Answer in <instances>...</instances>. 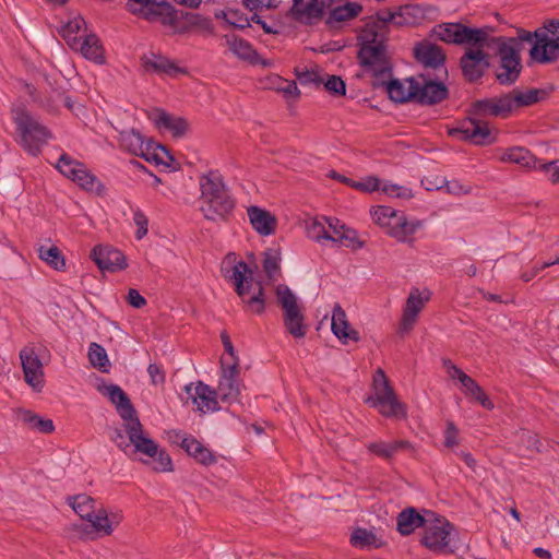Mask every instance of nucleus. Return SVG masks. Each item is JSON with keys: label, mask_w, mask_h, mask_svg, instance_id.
Here are the masks:
<instances>
[{"label": "nucleus", "mask_w": 559, "mask_h": 559, "mask_svg": "<svg viewBox=\"0 0 559 559\" xmlns=\"http://www.w3.org/2000/svg\"><path fill=\"white\" fill-rule=\"evenodd\" d=\"M200 211L211 222H228L233 216L236 200L218 171H209L199 178Z\"/></svg>", "instance_id": "f257e3e1"}, {"label": "nucleus", "mask_w": 559, "mask_h": 559, "mask_svg": "<svg viewBox=\"0 0 559 559\" xmlns=\"http://www.w3.org/2000/svg\"><path fill=\"white\" fill-rule=\"evenodd\" d=\"M358 59L360 66L371 72L376 80L390 78L392 64L388 51L384 32L377 31L376 25H366L360 36Z\"/></svg>", "instance_id": "f03ea898"}, {"label": "nucleus", "mask_w": 559, "mask_h": 559, "mask_svg": "<svg viewBox=\"0 0 559 559\" xmlns=\"http://www.w3.org/2000/svg\"><path fill=\"white\" fill-rule=\"evenodd\" d=\"M495 99H478L471 105L469 117L462 120L457 127L449 130V135L472 143L474 145L485 146L496 141L495 134L488 127V123L480 120L481 116H493Z\"/></svg>", "instance_id": "7ed1b4c3"}, {"label": "nucleus", "mask_w": 559, "mask_h": 559, "mask_svg": "<svg viewBox=\"0 0 559 559\" xmlns=\"http://www.w3.org/2000/svg\"><path fill=\"white\" fill-rule=\"evenodd\" d=\"M103 394L116 406L120 417L124 420L123 427L133 442L134 450L151 454L155 450L151 438L143 433V426L127 393L117 384L104 388Z\"/></svg>", "instance_id": "20e7f679"}, {"label": "nucleus", "mask_w": 559, "mask_h": 559, "mask_svg": "<svg viewBox=\"0 0 559 559\" xmlns=\"http://www.w3.org/2000/svg\"><path fill=\"white\" fill-rule=\"evenodd\" d=\"M489 43L491 44L489 48L496 47L499 56V67L495 73L496 80L501 85L514 84L523 69L520 52L523 49V44L527 43L520 39V28L514 37L490 36Z\"/></svg>", "instance_id": "39448f33"}, {"label": "nucleus", "mask_w": 559, "mask_h": 559, "mask_svg": "<svg viewBox=\"0 0 559 559\" xmlns=\"http://www.w3.org/2000/svg\"><path fill=\"white\" fill-rule=\"evenodd\" d=\"M520 39L532 45L530 58L533 61L542 64L559 61V19L545 21L534 32L520 28Z\"/></svg>", "instance_id": "423d86ee"}, {"label": "nucleus", "mask_w": 559, "mask_h": 559, "mask_svg": "<svg viewBox=\"0 0 559 559\" xmlns=\"http://www.w3.org/2000/svg\"><path fill=\"white\" fill-rule=\"evenodd\" d=\"M235 285V292L247 305V308L261 314L265 310V294L261 282H253L251 270L245 261H239L234 265L230 275Z\"/></svg>", "instance_id": "0eeeda50"}, {"label": "nucleus", "mask_w": 559, "mask_h": 559, "mask_svg": "<svg viewBox=\"0 0 559 559\" xmlns=\"http://www.w3.org/2000/svg\"><path fill=\"white\" fill-rule=\"evenodd\" d=\"M13 120L21 138L22 147L28 154L37 156L47 140L51 138V132L22 106L13 109Z\"/></svg>", "instance_id": "6e6552de"}, {"label": "nucleus", "mask_w": 559, "mask_h": 559, "mask_svg": "<svg viewBox=\"0 0 559 559\" xmlns=\"http://www.w3.org/2000/svg\"><path fill=\"white\" fill-rule=\"evenodd\" d=\"M372 389L374 396H369L366 403L379 409L380 414L388 418H406V406L397 400L384 371L379 368L373 374Z\"/></svg>", "instance_id": "1a4fd4ad"}, {"label": "nucleus", "mask_w": 559, "mask_h": 559, "mask_svg": "<svg viewBox=\"0 0 559 559\" xmlns=\"http://www.w3.org/2000/svg\"><path fill=\"white\" fill-rule=\"evenodd\" d=\"M493 29L485 26L473 28L461 23H442L432 29L437 39L447 44L469 45L471 47H490V33Z\"/></svg>", "instance_id": "9d476101"}, {"label": "nucleus", "mask_w": 559, "mask_h": 559, "mask_svg": "<svg viewBox=\"0 0 559 559\" xmlns=\"http://www.w3.org/2000/svg\"><path fill=\"white\" fill-rule=\"evenodd\" d=\"M420 543L427 549L436 554H452L454 549L450 547L454 525L444 516L437 515L435 512L428 513L427 525L424 526Z\"/></svg>", "instance_id": "9b49d317"}, {"label": "nucleus", "mask_w": 559, "mask_h": 559, "mask_svg": "<svg viewBox=\"0 0 559 559\" xmlns=\"http://www.w3.org/2000/svg\"><path fill=\"white\" fill-rule=\"evenodd\" d=\"M276 295L284 311L283 322L286 331L295 338H304L308 332V325L305 323V314L297 302V297L286 285H278Z\"/></svg>", "instance_id": "f8f14e48"}, {"label": "nucleus", "mask_w": 559, "mask_h": 559, "mask_svg": "<svg viewBox=\"0 0 559 559\" xmlns=\"http://www.w3.org/2000/svg\"><path fill=\"white\" fill-rule=\"evenodd\" d=\"M128 9L134 14L142 15L148 22H159L164 26L171 27L178 24L177 12L167 1L129 0Z\"/></svg>", "instance_id": "ddd939ff"}, {"label": "nucleus", "mask_w": 559, "mask_h": 559, "mask_svg": "<svg viewBox=\"0 0 559 559\" xmlns=\"http://www.w3.org/2000/svg\"><path fill=\"white\" fill-rule=\"evenodd\" d=\"M221 364L222 374L216 392L222 402L233 404L239 401L240 395L239 360L236 359L228 366L223 360H221Z\"/></svg>", "instance_id": "4468645a"}, {"label": "nucleus", "mask_w": 559, "mask_h": 559, "mask_svg": "<svg viewBox=\"0 0 559 559\" xmlns=\"http://www.w3.org/2000/svg\"><path fill=\"white\" fill-rule=\"evenodd\" d=\"M183 392L186 393V403L191 401L193 404H197L198 411L202 414L219 409L217 401L219 397L216 390L202 381H199L195 385H193V383L186 384ZM181 400H185L182 395Z\"/></svg>", "instance_id": "2eb2a0df"}, {"label": "nucleus", "mask_w": 559, "mask_h": 559, "mask_svg": "<svg viewBox=\"0 0 559 559\" xmlns=\"http://www.w3.org/2000/svg\"><path fill=\"white\" fill-rule=\"evenodd\" d=\"M474 48L467 49L460 60L462 73L468 82H476L481 79L489 67L488 53L484 51L485 47Z\"/></svg>", "instance_id": "dca6fc26"}, {"label": "nucleus", "mask_w": 559, "mask_h": 559, "mask_svg": "<svg viewBox=\"0 0 559 559\" xmlns=\"http://www.w3.org/2000/svg\"><path fill=\"white\" fill-rule=\"evenodd\" d=\"M173 441L183 449L199 464L210 466L217 462L216 455L193 436L182 431H174Z\"/></svg>", "instance_id": "f3484780"}, {"label": "nucleus", "mask_w": 559, "mask_h": 559, "mask_svg": "<svg viewBox=\"0 0 559 559\" xmlns=\"http://www.w3.org/2000/svg\"><path fill=\"white\" fill-rule=\"evenodd\" d=\"M91 259L103 272H116L127 267L123 253L109 246H96L91 252Z\"/></svg>", "instance_id": "a211bd4d"}, {"label": "nucleus", "mask_w": 559, "mask_h": 559, "mask_svg": "<svg viewBox=\"0 0 559 559\" xmlns=\"http://www.w3.org/2000/svg\"><path fill=\"white\" fill-rule=\"evenodd\" d=\"M423 82L416 80L415 91L417 92V103L420 105H436L447 99L449 90L442 82H436L430 78L420 75Z\"/></svg>", "instance_id": "6ab92c4d"}, {"label": "nucleus", "mask_w": 559, "mask_h": 559, "mask_svg": "<svg viewBox=\"0 0 559 559\" xmlns=\"http://www.w3.org/2000/svg\"><path fill=\"white\" fill-rule=\"evenodd\" d=\"M414 57L425 68L442 71L447 75L445 53L438 45L419 43L414 48Z\"/></svg>", "instance_id": "aec40b11"}, {"label": "nucleus", "mask_w": 559, "mask_h": 559, "mask_svg": "<svg viewBox=\"0 0 559 559\" xmlns=\"http://www.w3.org/2000/svg\"><path fill=\"white\" fill-rule=\"evenodd\" d=\"M25 382L39 392L44 385L43 365L33 349H22L20 353Z\"/></svg>", "instance_id": "412c9836"}, {"label": "nucleus", "mask_w": 559, "mask_h": 559, "mask_svg": "<svg viewBox=\"0 0 559 559\" xmlns=\"http://www.w3.org/2000/svg\"><path fill=\"white\" fill-rule=\"evenodd\" d=\"M408 83V86H405L400 80L397 79H391L390 81L385 82L384 80H376L373 82V86H380L384 85L386 88V92L389 94V97L394 103L403 104L407 102H416L417 103V92L415 91L416 87V79L409 78L406 80Z\"/></svg>", "instance_id": "4be33fe9"}, {"label": "nucleus", "mask_w": 559, "mask_h": 559, "mask_svg": "<svg viewBox=\"0 0 559 559\" xmlns=\"http://www.w3.org/2000/svg\"><path fill=\"white\" fill-rule=\"evenodd\" d=\"M432 511L424 510L420 514L414 507H408L401 511L396 518V530L403 536H408L415 532L416 528H424L427 525L428 513Z\"/></svg>", "instance_id": "5701e85b"}, {"label": "nucleus", "mask_w": 559, "mask_h": 559, "mask_svg": "<svg viewBox=\"0 0 559 559\" xmlns=\"http://www.w3.org/2000/svg\"><path fill=\"white\" fill-rule=\"evenodd\" d=\"M247 214L252 228L259 235L270 236L275 234L277 219L271 212L257 205H251L248 207Z\"/></svg>", "instance_id": "b1692460"}, {"label": "nucleus", "mask_w": 559, "mask_h": 559, "mask_svg": "<svg viewBox=\"0 0 559 559\" xmlns=\"http://www.w3.org/2000/svg\"><path fill=\"white\" fill-rule=\"evenodd\" d=\"M68 503L74 512L88 524L85 525L84 532L88 533L87 528L94 532V522L98 518V510L96 509V501L87 495H76L68 498Z\"/></svg>", "instance_id": "393cba45"}, {"label": "nucleus", "mask_w": 559, "mask_h": 559, "mask_svg": "<svg viewBox=\"0 0 559 559\" xmlns=\"http://www.w3.org/2000/svg\"><path fill=\"white\" fill-rule=\"evenodd\" d=\"M428 300L429 294H427L426 296H421L417 288L412 289L403 310V317L401 321V330L403 332H408L409 330L413 329V325L417 320L418 313L423 309L425 302Z\"/></svg>", "instance_id": "a878e982"}, {"label": "nucleus", "mask_w": 559, "mask_h": 559, "mask_svg": "<svg viewBox=\"0 0 559 559\" xmlns=\"http://www.w3.org/2000/svg\"><path fill=\"white\" fill-rule=\"evenodd\" d=\"M369 452L386 461L392 460L396 454L406 452L415 453V447L407 440H393L391 442L377 441L367 445Z\"/></svg>", "instance_id": "bb28decb"}, {"label": "nucleus", "mask_w": 559, "mask_h": 559, "mask_svg": "<svg viewBox=\"0 0 559 559\" xmlns=\"http://www.w3.org/2000/svg\"><path fill=\"white\" fill-rule=\"evenodd\" d=\"M325 5L326 0H293L290 11L296 20L310 22L323 16Z\"/></svg>", "instance_id": "cd10ccee"}, {"label": "nucleus", "mask_w": 559, "mask_h": 559, "mask_svg": "<svg viewBox=\"0 0 559 559\" xmlns=\"http://www.w3.org/2000/svg\"><path fill=\"white\" fill-rule=\"evenodd\" d=\"M331 329L333 334L343 343H346L348 340L359 341V333L350 329L346 313L338 304L333 308Z\"/></svg>", "instance_id": "c85d7f7f"}, {"label": "nucleus", "mask_w": 559, "mask_h": 559, "mask_svg": "<svg viewBox=\"0 0 559 559\" xmlns=\"http://www.w3.org/2000/svg\"><path fill=\"white\" fill-rule=\"evenodd\" d=\"M158 129H166L173 133L175 138H181L188 130V121L182 117H174L163 109H157L153 118Z\"/></svg>", "instance_id": "c756f323"}, {"label": "nucleus", "mask_w": 559, "mask_h": 559, "mask_svg": "<svg viewBox=\"0 0 559 559\" xmlns=\"http://www.w3.org/2000/svg\"><path fill=\"white\" fill-rule=\"evenodd\" d=\"M143 146V151L140 152L138 156L144 158L146 162H153L156 165H165L167 167H170V164L175 162L169 151L152 139H147Z\"/></svg>", "instance_id": "7c9ffc66"}, {"label": "nucleus", "mask_w": 559, "mask_h": 559, "mask_svg": "<svg viewBox=\"0 0 559 559\" xmlns=\"http://www.w3.org/2000/svg\"><path fill=\"white\" fill-rule=\"evenodd\" d=\"M143 66L146 71H153L154 73L169 76L186 72L185 69L178 67L174 61L160 55H152L151 57L144 58Z\"/></svg>", "instance_id": "2f4dec72"}, {"label": "nucleus", "mask_w": 559, "mask_h": 559, "mask_svg": "<svg viewBox=\"0 0 559 559\" xmlns=\"http://www.w3.org/2000/svg\"><path fill=\"white\" fill-rule=\"evenodd\" d=\"M16 418L29 429L40 433H51L55 430V425L51 419L43 418L29 409H19Z\"/></svg>", "instance_id": "473e14b6"}, {"label": "nucleus", "mask_w": 559, "mask_h": 559, "mask_svg": "<svg viewBox=\"0 0 559 559\" xmlns=\"http://www.w3.org/2000/svg\"><path fill=\"white\" fill-rule=\"evenodd\" d=\"M82 56L88 60L102 64L104 62V48L97 35L91 33L84 36L83 40L76 45Z\"/></svg>", "instance_id": "72a5a7b5"}, {"label": "nucleus", "mask_w": 559, "mask_h": 559, "mask_svg": "<svg viewBox=\"0 0 559 559\" xmlns=\"http://www.w3.org/2000/svg\"><path fill=\"white\" fill-rule=\"evenodd\" d=\"M500 160L531 168L535 166L536 158L527 148L523 146H513L503 151L500 156Z\"/></svg>", "instance_id": "f704fd0d"}, {"label": "nucleus", "mask_w": 559, "mask_h": 559, "mask_svg": "<svg viewBox=\"0 0 559 559\" xmlns=\"http://www.w3.org/2000/svg\"><path fill=\"white\" fill-rule=\"evenodd\" d=\"M120 144L123 148L133 155H139L143 151V145L147 139L136 129H130L120 132Z\"/></svg>", "instance_id": "c9c22d12"}, {"label": "nucleus", "mask_w": 559, "mask_h": 559, "mask_svg": "<svg viewBox=\"0 0 559 559\" xmlns=\"http://www.w3.org/2000/svg\"><path fill=\"white\" fill-rule=\"evenodd\" d=\"M362 10V7L356 2H347L344 5H338L331 10L326 23L329 25H334L338 22L348 21L358 15V13Z\"/></svg>", "instance_id": "e433bc0d"}, {"label": "nucleus", "mask_w": 559, "mask_h": 559, "mask_svg": "<svg viewBox=\"0 0 559 559\" xmlns=\"http://www.w3.org/2000/svg\"><path fill=\"white\" fill-rule=\"evenodd\" d=\"M122 520L120 513L107 514L106 510L98 509V518L94 522V532L103 536H108Z\"/></svg>", "instance_id": "4c0bfd02"}, {"label": "nucleus", "mask_w": 559, "mask_h": 559, "mask_svg": "<svg viewBox=\"0 0 559 559\" xmlns=\"http://www.w3.org/2000/svg\"><path fill=\"white\" fill-rule=\"evenodd\" d=\"M461 384L464 389L465 394L475 399L484 408H493V403L489 400V397L486 395L484 390L478 385V383L469 376H464Z\"/></svg>", "instance_id": "58836bf2"}, {"label": "nucleus", "mask_w": 559, "mask_h": 559, "mask_svg": "<svg viewBox=\"0 0 559 559\" xmlns=\"http://www.w3.org/2000/svg\"><path fill=\"white\" fill-rule=\"evenodd\" d=\"M516 444L521 455H525V452H540V439L530 430L522 429L516 433Z\"/></svg>", "instance_id": "ea45409f"}, {"label": "nucleus", "mask_w": 559, "mask_h": 559, "mask_svg": "<svg viewBox=\"0 0 559 559\" xmlns=\"http://www.w3.org/2000/svg\"><path fill=\"white\" fill-rule=\"evenodd\" d=\"M85 26V20L81 16H76L61 27L60 35L64 38L71 48H76V45L80 44L81 39L76 35Z\"/></svg>", "instance_id": "a19ab883"}, {"label": "nucleus", "mask_w": 559, "mask_h": 559, "mask_svg": "<svg viewBox=\"0 0 559 559\" xmlns=\"http://www.w3.org/2000/svg\"><path fill=\"white\" fill-rule=\"evenodd\" d=\"M420 222L415 219L408 222L403 214H400L396 222L392 227V235L399 241H406L408 237L414 235L416 230L420 227Z\"/></svg>", "instance_id": "79ce46f5"}, {"label": "nucleus", "mask_w": 559, "mask_h": 559, "mask_svg": "<svg viewBox=\"0 0 559 559\" xmlns=\"http://www.w3.org/2000/svg\"><path fill=\"white\" fill-rule=\"evenodd\" d=\"M151 441L155 445V450L151 454H148L144 451H139V452L142 454H145L152 459V469L153 471H155V472H171L173 471V461H171V457L169 456V454L164 450H159L158 444L153 439H151Z\"/></svg>", "instance_id": "37998d69"}, {"label": "nucleus", "mask_w": 559, "mask_h": 559, "mask_svg": "<svg viewBox=\"0 0 559 559\" xmlns=\"http://www.w3.org/2000/svg\"><path fill=\"white\" fill-rule=\"evenodd\" d=\"M72 181L86 191L99 192L100 188H103V185L97 179V177L92 174L83 163L81 169L78 173V177H74Z\"/></svg>", "instance_id": "c03bdc74"}, {"label": "nucleus", "mask_w": 559, "mask_h": 559, "mask_svg": "<svg viewBox=\"0 0 559 559\" xmlns=\"http://www.w3.org/2000/svg\"><path fill=\"white\" fill-rule=\"evenodd\" d=\"M81 167L82 162L71 157L67 153L61 154L56 164V168L70 180H72L74 177H78V173Z\"/></svg>", "instance_id": "a18cd8bd"}, {"label": "nucleus", "mask_w": 559, "mask_h": 559, "mask_svg": "<svg viewBox=\"0 0 559 559\" xmlns=\"http://www.w3.org/2000/svg\"><path fill=\"white\" fill-rule=\"evenodd\" d=\"M39 258L57 271L66 269V260L57 247H40Z\"/></svg>", "instance_id": "49530a36"}, {"label": "nucleus", "mask_w": 559, "mask_h": 559, "mask_svg": "<svg viewBox=\"0 0 559 559\" xmlns=\"http://www.w3.org/2000/svg\"><path fill=\"white\" fill-rule=\"evenodd\" d=\"M513 96L515 107H526L538 103L546 95L545 91L538 88H530L526 92L514 90Z\"/></svg>", "instance_id": "de8ad7c7"}, {"label": "nucleus", "mask_w": 559, "mask_h": 559, "mask_svg": "<svg viewBox=\"0 0 559 559\" xmlns=\"http://www.w3.org/2000/svg\"><path fill=\"white\" fill-rule=\"evenodd\" d=\"M227 43L229 49L241 59H250L254 51L249 41L235 35L227 36Z\"/></svg>", "instance_id": "09e8293b"}, {"label": "nucleus", "mask_w": 559, "mask_h": 559, "mask_svg": "<svg viewBox=\"0 0 559 559\" xmlns=\"http://www.w3.org/2000/svg\"><path fill=\"white\" fill-rule=\"evenodd\" d=\"M222 17L236 28L243 29L250 26V17L238 9L227 8L222 11Z\"/></svg>", "instance_id": "8fccbe9b"}, {"label": "nucleus", "mask_w": 559, "mask_h": 559, "mask_svg": "<svg viewBox=\"0 0 559 559\" xmlns=\"http://www.w3.org/2000/svg\"><path fill=\"white\" fill-rule=\"evenodd\" d=\"M88 358L94 367H97L103 371H107L106 367L109 364L108 356L105 348L102 345L97 343H91L88 347Z\"/></svg>", "instance_id": "3c124183"}, {"label": "nucleus", "mask_w": 559, "mask_h": 559, "mask_svg": "<svg viewBox=\"0 0 559 559\" xmlns=\"http://www.w3.org/2000/svg\"><path fill=\"white\" fill-rule=\"evenodd\" d=\"M344 183L362 192H373L380 190V179L376 176H368L360 181L344 178Z\"/></svg>", "instance_id": "603ef678"}, {"label": "nucleus", "mask_w": 559, "mask_h": 559, "mask_svg": "<svg viewBox=\"0 0 559 559\" xmlns=\"http://www.w3.org/2000/svg\"><path fill=\"white\" fill-rule=\"evenodd\" d=\"M373 219L380 225H391L393 227L394 222L399 217V213L390 206H377L371 212Z\"/></svg>", "instance_id": "864d4df0"}, {"label": "nucleus", "mask_w": 559, "mask_h": 559, "mask_svg": "<svg viewBox=\"0 0 559 559\" xmlns=\"http://www.w3.org/2000/svg\"><path fill=\"white\" fill-rule=\"evenodd\" d=\"M263 270L269 280L275 281L280 272V257L276 252L269 250L264 253Z\"/></svg>", "instance_id": "5fc2aeb1"}, {"label": "nucleus", "mask_w": 559, "mask_h": 559, "mask_svg": "<svg viewBox=\"0 0 559 559\" xmlns=\"http://www.w3.org/2000/svg\"><path fill=\"white\" fill-rule=\"evenodd\" d=\"M515 107L513 93L506 94L495 99L493 117H507Z\"/></svg>", "instance_id": "6e6d98bb"}, {"label": "nucleus", "mask_w": 559, "mask_h": 559, "mask_svg": "<svg viewBox=\"0 0 559 559\" xmlns=\"http://www.w3.org/2000/svg\"><path fill=\"white\" fill-rule=\"evenodd\" d=\"M376 542V535L366 528H356L350 536V544L354 547H370Z\"/></svg>", "instance_id": "4d7b16f0"}, {"label": "nucleus", "mask_w": 559, "mask_h": 559, "mask_svg": "<svg viewBox=\"0 0 559 559\" xmlns=\"http://www.w3.org/2000/svg\"><path fill=\"white\" fill-rule=\"evenodd\" d=\"M307 236L311 240H314L318 242L323 239L329 240V241L334 240V236L331 235L329 230H326L324 224H322L321 222H318V221H314L310 225H308Z\"/></svg>", "instance_id": "13d9d810"}, {"label": "nucleus", "mask_w": 559, "mask_h": 559, "mask_svg": "<svg viewBox=\"0 0 559 559\" xmlns=\"http://www.w3.org/2000/svg\"><path fill=\"white\" fill-rule=\"evenodd\" d=\"M342 234L338 237H334L332 242L335 243H344L346 247H352L354 249L361 248L364 243L359 241L356 237V231L346 228L345 225H341Z\"/></svg>", "instance_id": "bf43d9fd"}, {"label": "nucleus", "mask_w": 559, "mask_h": 559, "mask_svg": "<svg viewBox=\"0 0 559 559\" xmlns=\"http://www.w3.org/2000/svg\"><path fill=\"white\" fill-rule=\"evenodd\" d=\"M321 84H323L326 91L332 95L343 96L346 93V84L340 76L328 75L326 81L323 80Z\"/></svg>", "instance_id": "052dcab7"}, {"label": "nucleus", "mask_w": 559, "mask_h": 559, "mask_svg": "<svg viewBox=\"0 0 559 559\" xmlns=\"http://www.w3.org/2000/svg\"><path fill=\"white\" fill-rule=\"evenodd\" d=\"M296 75L301 85L313 84L316 86H320L323 82V79L316 70L297 71Z\"/></svg>", "instance_id": "680f3d73"}, {"label": "nucleus", "mask_w": 559, "mask_h": 559, "mask_svg": "<svg viewBox=\"0 0 559 559\" xmlns=\"http://www.w3.org/2000/svg\"><path fill=\"white\" fill-rule=\"evenodd\" d=\"M133 222L138 227L136 239H142L147 234L148 219L139 207L133 211Z\"/></svg>", "instance_id": "e2e57ef3"}, {"label": "nucleus", "mask_w": 559, "mask_h": 559, "mask_svg": "<svg viewBox=\"0 0 559 559\" xmlns=\"http://www.w3.org/2000/svg\"><path fill=\"white\" fill-rule=\"evenodd\" d=\"M380 189L388 195L401 199H409L413 197L411 189L394 183H384Z\"/></svg>", "instance_id": "0e129e2a"}, {"label": "nucleus", "mask_w": 559, "mask_h": 559, "mask_svg": "<svg viewBox=\"0 0 559 559\" xmlns=\"http://www.w3.org/2000/svg\"><path fill=\"white\" fill-rule=\"evenodd\" d=\"M243 7L251 12H258L263 9H273L276 7L274 0H241Z\"/></svg>", "instance_id": "69168bd1"}, {"label": "nucleus", "mask_w": 559, "mask_h": 559, "mask_svg": "<svg viewBox=\"0 0 559 559\" xmlns=\"http://www.w3.org/2000/svg\"><path fill=\"white\" fill-rule=\"evenodd\" d=\"M111 440L117 444L119 449L124 452L131 447V444L133 445V442L130 440L126 428L123 430L115 429L111 436Z\"/></svg>", "instance_id": "338daca9"}, {"label": "nucleus", "mask_w": 559, "mask_h": 559, "mask_svg": "<svg viewBox=\"0 0 559 559\" xmlns=\"http://www.w3.org/2000/svg\"><path fill=\"white\" fill-rule=\"evenodd\" d=\"M459 430L453 421H448L444 430V447L453 448L459 444Z\"/></svg>", "instance_id": "774afa93"}]
</instances>
